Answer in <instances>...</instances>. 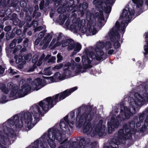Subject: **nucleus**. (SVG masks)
I'll return each instance as SVG.
<instances>
[{
  "mask_svg": "<svg viewBox=\"0 0 148 148\" xmlns=\"http://www.w3.org/2000/svg\"><path fill=\"white\" fill-rule=\"evenodd\" d=\"M101 9L103 10L106 13L109 14L111 11L112 6L110 5H106V6H103Z\"/></svg>",
  "mask_w": 148,
  "mask_h": 148,
  "instance_id": "27",
  "label": "nucleus"
},
{
  "mask_svg": "<svg viewBox=\"0 0 148 148\" xmlns=\"http://www.w3.org/2000/svg\"><path fill=\"white\" fill-rule=\"evenodd\" d=\"M144 112L145 113L146 115V118L145 121V123H148V108L145 110Z\"/></svg>",
  "mask_w": 148,
  "mask_h": 148,
  "instance_id": "47",
  "label": "nucleus"
},
{
  "mask_svg": "<svg viewBox=\"0 0 148 148\" xmlns=\"http://www.w3.org/2000/svg\"><path fill=\"white\" fill-rule=\"evenodd\" d=\"M6 98L7 97L6 95H2L1 99V101L2 103H5L7 101H6Z\"/></svg>",
  "mask_w": 148,
  "mask_h": 148,
  "instance_id": "50",
  "label": "nucleus"
},
{
  "mask_svg": "<svg viewBox=\"0 0 148 148\" xmlns=\"http://www.w3.org/2000/svg\"><path fill=\"white\" fill-rule=\"evenodd\" d=\"M32 54L31 53L27 54L26 55H24V58L25 60H30L32 58Z\"/></svg>",
  "mask_w": 148,
  "mask_h": 148,
  "instance_id": "38",
  "label": "nucleus"
},
{
  "mask_svg": "<svg viewBox=\"0 0 148 148\" xmlns=\"http://www.w3.org/2000/svg\"><path fill=\"white\" fill-rule=\"evenodd\" d=\"M75 2L74 0H70L67 1L65 7L66 10L69 12H70L73 10V12H74L76 11L78 8H81V5H79V6L75 5L74 3Z\"/></svg>",
  "mask_w": 148,
  "mask_h": 148,
  "instance_id": "13",
  "label": "nucleus"
},
{
  "mask_svg": "<svg viewBox=\"0 0 148 148\" xmlns=\"http://www.w3.org/2000/svg\"><path fill=\"white\" fill-rule=\"evenodd\" d=\"M46 32V31L45 30H43L40 32L38 34L39 38H40L41 39L44 36Z\"/></svg>",
  "mask_w": 148,
  "mask_h": 148,
  "instance_id": "45",
  "label": "nucleus"
},
{
  "mask_svg": "<svg viewBox=\"0 0 148 148\" xmlns=\"http://www.w3.org/2000/svg\"><path fill=\"white\" fill-rule=\"evenodd\" d=\"M88 25L89 26L88 28V31L89 32L93 35L96 34L97 32L96 29L95 28V26L93 25H92L91 24L90 25L88 23Z\"/></svg>",
  "mask_w": 148,
  "mask_h": 148,
  "instance_id": "23",
  "label": "nucleus"
},
{
  "mask_svg": "<svg viewBox=\"0 0 148 148\" xmlns=\"http://www.w3.org/2000/svg\"><path fill=\"white\" fill-rule=\"evenodd\" d=\"M81 5V4H80ZM82 6V9L84 10H86L88 7V4L86 2H83L82 4L81 5V7Z\"/></svg>",
  "mask_w": 148,
  "mask_h": 148,
  "instance_id": "42",
  "label": "nucleus"
},
{
  "mask_svg": "<svg viewBox=\"0 0 148 148\" xmlns=\"http://www.w3.org/2000/svg\"><path fill=\"white\" fill-rule=\"evenodd\" d=\"M75 46V43L74 42H73V43H72L69 44L68 47L67 49L69 51H70L73 49H74V48Z\"/></svg>",
  "mask_w": 148,
  "mask_h": 148,
  "instance_id": "34",
  "label": "nucleus"
},
{
  "mask_svg": "<svg viewBox=\"0 0 148 148\" xmlns=\"http://www.w3.org/2000/svg\"><path fill=\"white\" fill-rule=\"evenodd\" d=\"M99 46H101V48H102L103 47V44L102 43H98L97 47H95V51L96 55L94 52L90 51L89 54H87L86 56L84 55L82 56V62L83 64L87 63L88 64H90L91 60L90 58L92 60L95 58L97 61H100L102 60H103L107 58L106 56L105 57L103 58V56L104 55V53L102 51H100V48L98 47Z\"/></svg>",
  "mask_w": 148,
  "mask_h": 148,
  "instance_id": "8",
  "label": "nucleus"
},
{
  "mask_svg": "<svg viewBox=\"0 0 148 148\" xmlns=\"http://www.w3.org/2000/svg\"><path fill=\"white\" fill-rule=\"evenodd\" d=\"M82 46L79 43H77L75 44V46L73 52L72 53L71 55L72 56L76 54L77 53L79 52L81 49Z\"/></svg>",
  "mask_w": 148,
  "mask_h": 148,
  "instance_id": "20",
  "label": "nucleus"
},
{
  "mask_svg": "<svg viewBox=\"0 0 148 148\" xmlns=\"http://www.w3.org/2000/svg\"><path fill=\"white\" fill-rule=\"evenodd\" d=\"M35 79L37 83L38 86L39 87L40 86H41V87H43L45 85V79H43L40 78H38Z\"/></svg>",
  "mask_w": 148,
  "mask_h": 148,
  "instance_id": "21",
  "label": "nucleus"
},
{
  "mask_svg": "<svg viewBox=\"0 0 148 148\" xmlns=\"http://www.w3.org/2000/svg\"><path fill=\"white\" fill-rule=\"evenodd\" d=\"M128 22H127V21L123 20L122 21L121 23V31L122 32V37L123 36V34H124L125 31V29L126 27H125L126 23H128Z\"/></svg>",
  "mask_w": 148,
  "mask_h": 148,
  "instance_id": "26",
  "label": "nucleus"
},
{
  "mask_svg": "<svg viewBox=\"0 0 148 148\" xmlns=\"http://www.w3.org/2000/svg\"><path fill=\"white\" fill-rule=\"evenodd\" d=\"M14 29H16L15 30L16 34L18 36H19L21 35L22 31L21 29H18L17 27H16Z\"/></svg>",
  "mask_w": 148,
  "mask_h": 148,
  "instance_id": "39",
  "label": "nucleus"
},
{
  "mask_svg": "<svg viewBox=\"0 0 148 148\" xmlns=\"http://www.w3.org/2000/svg\"><path fill=\"white\" fill-rule=\"evenodd\" d=\"M10 35V32H7L6 33L5 36L6 37V39L7 40H8L10 39H11Z\"/></svg>",
  "mask_w": 148,
  "mask_h": 148,
  "instance_id": "54",
  "label": "nucleus"
},
{
  "mask_svg": "<svg viewBox=\"0 0 148 148\" xmlns=\"http://www.w3.org/2000/svg\"><path fill=\"white\" fill-rule=\"evenodd\" d=\"M137 117H135L129 122L128 125L124 123L123 128L119 131L117 137L112 138L109 143L110 146H105L104 148H118L121 140L131 139L132 134H135L136 131L135 124L137 121Z\"/></svg>",
  "mask_w": 148,
  "mask_h": 148,
  "instance_id": "3",
  "label": "nucleus"
},
{
  "mask_svg": "<svg viewBox=\"0 0 148 148\" xmlns=\"http://www.w3.org/2000/svg\"><path fill=\"white\" fill-rule=\"evenodd\" d=\"M67 138H66L64 140L63 142H61V145L64 146L65 145H66L67 148H78V147H77L75 145L72 146V143L71 144L70 141H67Z\"/></svg>",
  "mask_w": 148,
  "mask_h": 148,
  "instance_id": "18",
  "label": "nucleus"
},
{
  "mask_svg": "<svg viewBox=\"0 0 148 148\" xmlns=\"http://www.w3.org/2000/svg\"><path fill=\"white\" fill-rule=\"evenodd\" d=\"M63 64L62 63L59 64L58 65L55 66L53 67V69H60L63 67Z\"/></svg>",
  "mask_w": 148,
  "mask_h": 148,
  "instance_id": "43",
  "label": "nucleus"
},
{
  "mask_svg": "<svg viewBox=\"0 0 148 148\" xmlns=\"http://www.w3.org/2000/svg\"><path fill=\"white\" fill-rule=\"evenodd\" d=\"M114 27L115 29H114L113 27L111 29L109 34L110 40L112 42H113L115 40L116 37L119 39L120 37V35L119 32L120 30V24L118 21L116 22Z\"/></svg>",
  "mask_w": 148,
  "mask_h": 148,
  "instance_id": "11",
  "label": "nucleus"
},
{
  "mask_svg": "<svg viewBox=\"0 0 148 148\" xmlns=\"http://www.w3.org/2000/svg\"><path fill=\"white\" fill-rule=\"evenodd\" d=\"M29 41V39L27 38H26L24 40L23 45L24 47H26L27 46Z\"/></svg>",
  "mask_w": 148,
  "mask_h": 148,
  "instance_id": "53",
  "label": "nucleus"
},
{
  "mask_svg": "<svg viewBox=\"0 0 148 148\" xmlns=\"http://www.w3.org/2000/svg\"><path fill=\"white\" fill-rule=\"evenodd\" d=\"M15 46V42L13 41L10 44L9 47L10 48H13Z\"/></svg>",
  "mask_w": 148,
  "mask_h": 148,
  "instance_id": "58",
  "label": "nucleus"
},
{
  "mask_svg": "<svg viewBox=\"0 0 148 148\" xmlns=\"http://www.w3.org/2000/svg\"><path fill=\"white\" fill-rule=\"evenodd\" d=\"M58 1V5H62L64 6H66L68 0H56Z\"/></svg>",
  "mask_w": 148,
  "mask_h": 148,
  "instance_id": "31",
  "label": "nucleus"
},
{
  "mask_svg": "<svg viewBox=\"0 0 148 148\" xmlns=\"http://www.w3.org/2000/svg\"><path fill=\"white\" fill-rule=\"evenodd\" d=\"M78 31H80L82 33H85L87 31V28L85 26H83L81 28V26L78 27Z\"/></svg>",
  "mask_w": 148,
  "mask_h": 148,
  "instance_id": "33",
  "label": "nucleus"
},
{
  "mask_svg": "<svg viewBox=\"0 0 148 148\" xmlns=\"http://www.w3.org/2000/svg\"><path fill=\"white\" fill-rule=\"evenodd\" d=\"M85 111L81 114V108L79 107L76 112L77 116L76 121L78 123L79 127L83 126L84 132L86 133L90 132L92 129L91 121L92 119L95 114L91 112L92 107L91 106H86Z\"/></svg>",
  "mask_w": 148,
  "mask_h": 148,
  "instance_id": "5",
  "label": "nucleus"
},
{
  "mask_svg": "<svg viewBox=\"0 0 148 148\" xmlns=\"http://www.w3.org/2000/svg\"><path fill=\"white\" fill-rule=\"evenodd\" d=\"M12 29V27L11 25H7L6 26L4 29V30L5 31L8 32L11 30Z\"/></svg>",
  "mask_w": 148,
  "mask_h": 148,
  "instance_id": "48",
  "label": "nucleus"
},
{
  "mask_svg": "<svg viewBox=\"0 0 148 148\" xmlns=\"http://www.w3.org/2000/svg\"><path fill=\"white\" fill-rule=\"evenodd\" d=\"M130 109L123 105H121L120 113L121 115H118L116 118L112 117L110 122H108V132L111 134L115 128H118L119 125H121L125 122V119H128L130 116H132L136 112L135 106L130 105Z\"/></svg>",
  "mask_w": 148,
  "mask_h": 148,
  "instance_id": "4",
  "label": "nucleus"
},
{
  "mask_svg": "<svg viewBox=\"0 0 148 148\" xmlns=\"http://www.w3.org/2000/svg\"><path fill=\"white\" fill-rule=\"evenodd\" d=\"M42 77L43 78H44L45 79H47L48 80H49L50 81H52V80H53V78L51 77H45V76H43Z\"/></svg>",
  "mask_w": 148,
  "mask_h": 148,
  "instance_id": "61",
  "label": "nucleus"
},
{
  "mask_svg": "<svg viewBox=\"0 0 148 148\" xmlns=\"http://www.w3.org/2000/svg\"><path fill=\"white\" fill-rule=\"evenodd\" d=\"M15 29H13L12 32H10V36L11 39H12L14 38L16 35L15 31Z\"/></svg>",
  "mask_w": 148,
  "mask_h": 148,
  "instance_id": "51",
  "label": "nucleus"
},
{
  "mask_svg": "<svg viewBox=\"0 0 148 148\" xmlns=\"http://www.w3.org/2000/svg\"><path fill=\"white\" fill-rule=\"evenodd\" d=\"M57 62L58 63H59L61 62L63 59V58L60 53H58L57 55Z\"/></svg>",
  "mask_w": 148,
  "mask_h": 148,
  "instance_id": "40",
  "label": "nucleus"
},
{
  "mask_svg": "<svg viewBox=\"0 0 148 148\" xmlns=\"http://www.w3.org/2000/svg\"><path fill=\"white\" fill-rule=\"evenodd\" d=\"M137 121L136 122L135 125L136 127L137 128H138V127H140V126L141 125V122H140V121H138V118L137 117Z\"/></svg>",
  "mask_w": 148,
  "mask_h": 148,
  "instance_id": "59",
  "label": "nucleus"
},
{
  "mask_svg": "<svg viewBox=\"0 0 148 148\" xmlns=\"http://www.w3.org/2000/svg\"><path fill=\"white\" fill-rule=\"evenodd\" d=\"M13 23L14 25L18 26L21 28L22 27L24 24V22L21 21L18 18L13 21Z\"/></svg>",
  "mask_w": 148,
  "mask_h": 148,
  "instance_id": "22",
  "label": "nucleus"
},
{
  "mask_svg": "<svg viewBox=\"0 0 148 148\" xmlns=\"http://www.w3.org/2000/svg\"><path fill=\"white\" fill-rule=\"evenodd\" d=\"M45 55L44 54V53H43L40 56V57L39 59V61H40L42 62V61L44 59L45 57Z\"/></svg>",
  "mask_w": 148,
  "mask_h": 148,
  "instance_id": "62",
  "label": "nucleus"
},
{
  "mask_svg": "<svg viewBox=\"0 0 148 148\" xmlns=\"http://www.w3.org/2000/svg\"><path fill=\"white\" fill-rule=\"evenodd\" d=\"M17 15L15 13L13 14L11 16V19L13 21L18 18Z\"/></svg>",
  "mask_w": 148,
  "mask_h": 148,
  "instance_id": "55",
  "label": "nucleus"
},
{
  "mask_svg": "<svg viewBox=\"0 0 148 148\" xmlns=\"http://www.w3.org/2000/svg\"><path fill=\"white\" fill-rule=\"evenodd\" d=\"M64 120L66 123L68 124H69V123L73 125V121H72L71 122H70L69 120H68V116L66 115L63 118Z\"/></svg>",
  "mask_w": 148,
  "mask_h": 148,
  "instance_id": "36",
  "label": "nucleus"
},
{
  "mask_svg": "<svg viewBox=\"0 0 148 148\" xmlns=\"http://www.w3.org/2000/svg\"><path fill=\"white\" fill-rule=\"evenodd\" d=\"M91 140L89 138L86 140L82 138L80 140L79 143L77 142H72V145H75L78 148H97V143L94 141L90 143Z\"/></svg>",
  "mask_w": 148,
  "mask_h": 148,
  "instance_id": "9",
  "label": "nucleus"
},
{
  "mask_svg": "<svg viewBox=\"0 0 148 148\" xmlns=\"http://www.w3.org/2000/svg\"><path fill=\"white\" fill-rule=\"evenodd\" d=\"M96 17H98L97 19V25L99 27H102L105 23L106 21L104 22V18L103 11L100 10L99 13L96 12L95 13Z\"/></svg>",
  "mask_w": 148,
  "mask_h": 148,
  "instance_id": "15",
  "label": "nucleus"
},
{
  "mask_svg": "<svg viewBox=\"0 0 148 148\" xmlns=\"http://www.w3.org/2000/svg\"><path fill=\"white\" fill-rule=\"evenodd\" d=\"M59 18L58 22L60 23V25H63L66 19V16L64 15L60 14V15Z\"/></svg>",
  "mask_w": 148,
  "mask_h": 148,
  "instance_id": "30",
  "label": "nucleus"
},
{
  "mask_svg": "<svg viewBox=\"0 0 148 148\" xmlns=\"http://www.w3.org/2000/svg\"><path fill=\"white\" fill-rule=\"evenodd\" d=\"M148 99V93H144L143 96L138 93L135 94L134 104L138 107H140L144 105Z\"/></svg>",
  "mask_w": 148,
  "mask_h": 148,
  "instance_id": "10",
  "label": "nucleus"
},
{
  "mask_svg": "<svg viewBox=\"0 0 148 148\" xmlns=\"http://www.w3.org/2000/svg\"><path fill=\"white\" fill-rule=\"evenodd\" d=\"M77 89V87H75L70 89L66 90L52 97L46 98L43 100L40 101L38 104L42 108V110L46 113L49 110L50 108H53L57 103L65 99Z\"/></svg>",
  "mask_w": 148,
  "mask_h": 148,
  "instance_id": "6",
  "label": "nucleus"
},
{
  "mask_svg": "<svg viewBox=\"0 0 148 148\" xmlns=\"http://www.w3.org/2000/svg\"><path fill=\"white\" fill-rule=\"evenodd\" d=\"M8 72L10 74H11L12 75H14L17 73L16 72L14 71L13 69H12L11 67L8 69Z\"/></svg>",
  "mask_w": 148,
  "mask_h": 148,
  "instance_id": "41",
  "label": "nucleus"
},
{
  "mask_svg": "<svg viewBox=\"0 0 148 148\" xmlns=\"http://www.w3.org/2000/svg\"><path fill=\"white\" fill-rule=\"evenodd\" d=\"M15 61L16 63L18 64L21 62H23L24 61H25V60H24V59H23V57H21V58L19 57L18 60H16Z\"/></svg>",
  "mask_w": 148,
  "mask_h": 148,
  "instance_id": "56",
  "label": "nucleus"
},
{
  "mask_svg": "<svg viewBox=\"0 0 148 148\" xmlns=\"http://www.w3.org/2000/svg\"><path fill=\"white\" fill-rule=\"evenodd\" d=\"M74 42V40L71 38L66 39L63 41L62 46L63 47H65Z\"/></svg>",
  "mask_w": 148,
  "mask_h": 148,
  "instance_id": "24",
  "label": "nucleus"
},
{
  "mask_svg": "<svg viewBox=\"0 0 148 148\" xmlns=\"http://www.w3.org/2000/svg\"><path fill=\"white\" fill-rule=\"evenodd\" d=\"M114 52V50H113V49H110L108 51V53L109 55H112L113 53Z\"/></svg>",
  "mask_w": 148,
  "mask_h": 148,
  "instance_id": "64",
  "label": "nucleus"
},
{
  "mask_svg": "<svg viewBox=\"0 0 148 148\" xmlns=\"http://www.w3.org/2000/svg\"><path fill=\"white\" fill-rule=\"evenodd\" d=\"M5 69L2 67L1 69L0 70V74L2 75L4 73Z\"/></svg>",
  "mask_w": 148,
  "mask_h": 148,
  "instance_id": "63",
  "label": "nucleus"
},
{
  "mask_svg": "<svg viewBox=\"0 0 148 148\" xmlns=\"http://www.w3.org/2000/svg\"><path fill=\"white\" fill-rule=\"evenodd\" d=\"M29 111L22 113L20 121L18 115L16 114L14 115L13 116L12 119H10L8 120V125L10 127L15 126L17 128H21L23 126V120H24L26 127L30 130L32 128V116L33 115L34 119L36 120L38 119L39 115H43L39 106L36 104H34L30 107Z\"/></svg>",
  "mask_w": 148,
  "mask_h": 148,
  "instance_id": "2",
  "label": "nucleus"
},
{
  "mask_svg": "<svg viewBox=\"0 0 148 148\" xmlns=\"http://www.w3.org/2000/svg\"><path fill=\"white\" fill-rule=\"evenodd\" d=\"M44 3L45 0H42L39 4V8L40 10H42L43 9Z\"/></svg>",
  "mask_w": 148,
  "mask_h": 148,
  "instance_id": "49",
  "label": "nucleus"
},
{
  "mask_svg": "<svg viewBox=\"0 0 148 148\" xmlns=\"http://www.w3.org/2000/svg\"><path fill=\"white\" fill-rule=\"evenodd\" d=\"M103 121L102 120H100L95 128L96 132L100 136H103L105 132V126L103 124Z\"/></svg>",
  "mask_w": 148,
  "mask_h": 148,
  "instance_id": "14",
  "label": "nucleus"
},
{
  "mask_svg": "<svg viewBox=\"0 0 148 148\" xmlns=\"http://www.w3.org/2000/svg\"><path fill=\"white\" fill-rule=\"evenodd\" d=\"M92 3L97 8L100 10L101 9L104 4V2L101 0H94Z\"/></svg>",
  "mask_w": 148,
  "mask_h": 148,
  "instance_id": "19",
  "label": "nucleus"
},
{
  "mask_svg": "<svg viewBox=\"0 0 148 148\" xmlns=\"http://www.w3.org/2000/svg\"><path fill=\"white\" fill-rule=\"evenodd\" d=\"M104 1V4H105L106 5H112L114 2L113 0H103Z\"/></svg>",
  "mask_w": 148,
  "mask_h": 148,
  "instance_id": "35",
  "label": "nucleus"
},
{
  "mask_svg": "<svg viewBox=\"0 0 148 148\" xmlns=\"http://www.w3.org/2000/svg\"><path fill=\"white\" fill-rule=\"evenodd\" d=\"M7 86L8 88H7L6 85L4 83H1L0 84V89L5 94L8 93V89L11 90L10 97H13L14 99L17 98V96H16L17 94L19 97H24L30 91L31 88V86L27 83H26L22 86L21 88L19 90L18 86L16 85H14L12 82L8 83Z\"/></svg>",
  "mask_w": 148,
  "mask_h": 148,
  "instance_id": "7",
  "label": "nucleus"
},
{
  "mask_svg": "<svg viewBox=\"0 0 148 148\" xmlns=\"http://www.w3.org/2000/svg\"><path fill=\"white\" fill-rule=\"evenodd\" d=\"M75 116V113L74 111H72L70 112V117L72 121H73L74 120V117Z\"/></svg>",
  "mask_w": 148,
  "mask_h": 148,
  "instance_id": "52",
  "label": "nucleus"
},
{
  "mask_svg": "<svg viewBox=\"0 0 148 148\" xmlns=\"http://www.w3.org/2000/svg\"><path fill=\"white\" fill-rule=\"evenodd\" d=\"M23 28L24 30H23V32L22 34V35L20 36L22 38H25V34L27 30V28L25 27V26H24L23 27Z\"/></svg>",
  "mask_w": 148,
  "mask_h": 148,
  "instance_id": "44",
  "label": "nucleus"
},
{
  "mask_svg": "<svg viewBox=\"0 0 148 148\" xmlns=\"http://www.w3.org/2000/svg\"><path fill=\"white\" fill-rule=\"evenodd\" d=\"M38 61V58L37 57H33L32 60V62L33 63L36 64Z\"/></svg>",
  "mask_w": 148,
  "mask_h": 148,
  "instance_id": "57",
  "label": "nucleus"
},
{
  "mask_svg": "<svg viewBox=\"0 0 148 148\" xmlns=\"http://www.w3.org/2000/svg\"><path fill=\"white\" fill-rule=\"evenodd\" d=\"M146 116L145 113L144 111L139 116V119L140 122H143Z\"/></svg>",
  "mask_w": 148,
  "mask_h": 148,
  "instance_id": "32",
  "label": "nucleus"
},
{
  "mask_svg": "<svg viewBox=\"0 0 148 148\" xmlns=\"http://www.w3.org/2000/svg\"><path fill=\"white\" fill-rule=\"evenodd\" d=\"M32 88L34 90H38L41 87H39V86H38V84L36 81V79L34 81H33L31 84Z\"/></svg>",
  "mask_w": 148,
  "mask_h": 148,
  "instance_id": "29",
  "label": "nucleus"
},
{
  "mask_svg": "<svg viewBox=\"0 0 148 148\" xmlns=\"http://www.w3.org/2000/svg\"><path fill=\"white\" fill-rule=\"evenodd\" d=\"M41 40V39L40 38H38L36 39V40L35 41V44L36 45H38L39 44V43L40 42Z\"/></svg>",
  "mask_w": 148,
  "mask_h": 148,
  "instance_id": "60",
  "label": "nucleus"
},
{
  "mask_svg": "<svg viewBox=\"0 0 148 148\" xmlns=\"http://www.w3.org/2000/svg\"><path fill=\"white\" fill-rule=\"evenodd\" d=\"M120 37L121 36H120L119 39L117 37H116V39L114 41V42L113 44V46L115 49H118L121 47V45L119 42V41L120 40Z\"/></svg>",
  "mask_w": 148,
  "mask_h": 148,
  "instance_id": "28",
  "label": "nucleus"
},
{
  "mask_svg": "<svg viewBox=\"0 0 148 148\" xmlns=\"http://www.w3.org/2000/svg\"><path fill=\"white\" fill-rule=\"evenodd\" d=\"M132 2L136 4L137 8L142 7L143 4L144 0H132Z\"/></svg>",
  "mask_w": 148,
  "mask_h": 148,
  "instance_id": "25",
  "label": "nucleus"
},
{
  "mask_svg": "<svg viewBox=\"0 0 148 148\" xmlns=\"http://www.w3.org/2000/svg\"><path fill=\"white\" fill-rule=\"evenodd\" d=\"M62 119L60 120L59 126L60 128L63 132L59 130L57 128L50 129L48 131V134L45 133L41 137L34 142V145L32 148H47V142L51 148H55L56 144L54 142L56 140L61 142L66 137L65 134H70V130L68 125Z\"/></svg>",
  "mask_w": 148,
  "mask_h": 148,
  "instance_id": "1",
  "label": "nucleus"
},
{
  "mask_svg": "<svg viewBox=\"0 0 148 148\" xmlns=\"http://www.w3.org/2000/svg\"><path fill=\"white\" fill-rule=\"evenodd\" d=\"M135 13L134 9H131L130 8H128L127 10L124 8L123 9L121 16H120L121 19L123 20L125 18L128 19L127 20L128 22H130L132 19V16L134 15Z\"/></svg>",
  "mask_w": 148,
  "mask_h": 148,
  "instance_id": "12",
  "label": "nucleus"
},
{
  "mask_svg": "<svg viewBox=\"0 0 148 148\" xmlns=\"http://www.w3.org/2000/svg\"><path fill=\"white\" fill-rule=\"evenodd\" d=\"M102 43L103 44V47H102V48H101V46H99V47H98L99 48H100V49L99 50L100 51H101L103 52L104 53L103 51L102 50V49L104 48V47H105L106 49H110L112 47V44L111 42L110 41H108L106 42L105 43L103 42H97L96 44V46L95 47H96L97 46V44L98 43Z\"/></svg>",
  "mask_w": 148,
  "mask_h": 148,
  "instance_id": "17",
  "label": "nucleus"
},
{
  "mask_svg": "<svg viewBox=\"0 0 148 148\" xmlns=\"http://www.w3.org/2000/svg\"><path fill=\"white\" fill-rule=\"evenodd\" d=\"M83 69H86L92 67V66L90 64H88L87 63L83 64Z\"/></svg>",
  "mask_w": 148,
  "mask_h": 148,
  "instance_id": "46",
  "label": "nucleus"
},
{
  "mask_svg": "<svg viewBox=\"0 0 148 148\" xmlns=\"http://www.w3.org/2000/svg\"><path fill=\"white\" fill-rule=\"evenodd\" d=\"M144 49L145 51L144 54V55H146L148 54V40L147 41L146 45H144Z\"/></svg>",
  "mask_w": 148,
  "mask_h": 148,
  "instance_id": "37",
  "label": "nucleus"
},
{
  "mask_svg": "<svg viewBox=\"0 0 148 148\" xmlns=\"http://www.w3.org/2000/svg\"><path fill=\"white\" fill-rule=\"evenodd\" d=\"M53 34V32H52L49 33H48L47 35L45 36L44 39L41 41V43H45L44 45L42 47L43 49L47 48L48 46L49 42H50L52 38V35Z\"/></svg>",
  "mask_w": 148,
  "mask_h": 148,
  "instance_id": "16",
  "label": "nucleus"
}]
</instances>
